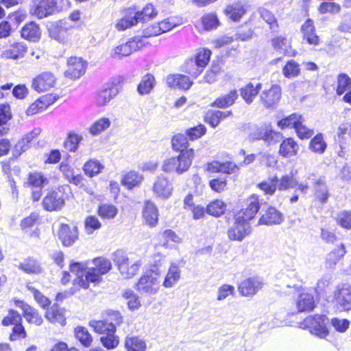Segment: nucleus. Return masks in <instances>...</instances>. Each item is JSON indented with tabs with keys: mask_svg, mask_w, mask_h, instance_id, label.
I'll return each instance as SVG.
<instances>
[{
	"mask_svg": "<svg viewBox=\"0 0 351 351\" xmlns=\"http://www.w3.org/2000/svg\"><path fill=\"white\" fill-rule=\"evenodd\" d=\"M262 203L260 195L252 193L248 195L245 202V205L234 214L249 221L254 219L260 211Z\"/></svg>",
	"mask_w": 351,
	"mask_h": 351,
	"instance_id": "12",
	"label": "nucleus"
},
{
	"mask_svg": "<svg viewBox=\"0 0 351 351\" xmlns=\"http://www.w3.org/2000/svg\"><path fill=\"white\" fill-rule=\"evenodd\" d=\"M239 98L237 89L233 88L226 94L217 97L211 104L210 106L218 109H226L232 106Z\"/></svg>",
	"mask_w": 351,
	"mask_h": 351,
	"instance_id": "35",
	"label": "nucleus"
},
{
	"mask_svg": "<svg viewBox=\"0 0 351 351\" xmlns=\"http://www.w3.org/2000/svg\"><path fill=\"white\" fill-rule=\"evenodd\" d=\"M273 48L285 56L295 57L297 51L291 46V40L285 36H277L271 40Z\"/></svg>",
	"mask_w": 351,
	"mask_h": 351,
	"instance_id": "32",
	"label": "nucleus"
},
{
	"mask_svg": "<svg viewBox=\"0 0 351 351\" xmlns=\"http://www.w3.org/2000/svg\"><path fill=\"white\" fill-rule=\"evenodd\" d=\"M346 246L344 243H340L331 250L325 258L326 266L328 268H334L347 254Z\"/></svg>",
	"mask_w": 351,
	"mask_h": 351,
	"instance_id": "39",
	"label": "nucleus"
},
{
	"mask_svg": "<svg viewBox=\"0 0 351 351\" xmlns=\"http://www.w3.org/2000/svg\"><path fill=\"white\" fill-rule=\"evenodd\" d=\"M57 78L51 71H43L36 75L32 81V88L37 93H42L53 88Z\"/></svg>",
	"mask_w": 351,
	"mask_h": 351,
	"instance_id": "17",
	"label": "nucleus"
},
{
	"mask_svg": "<svg viewBox=\"0 0 351 351\" xmlns=\"http://www.w3.org/2000/svg\"><path fill=\"white\" fill-rule=\"evenodd\" d=\"M228 18L234 21L239 22L247 12L246 5L241 1L228 4L223 10Z\"/></svg>",
	"mask_w": 351,
	"mask_h": 351,
	"instance_id": "36",
	"label": "nucleus"
},
{
	"mask_svg": "<svg viewBox=\"0 0 351 351\" xmlns=\"http://www.w3.org/2000/svg\"><path fill=\"white\" fill-rule=\"evenodd\" d=\"M124 15L117 20L115 28L119 32L136 26L138 23H146L154 19L158 12L152 3H147L141 10L132 5L123 10Z\"/></svg>",
	"mask_w": 351,
	"mask_h": 351,
	"instance_id": "2",
	"label": "nucleus"
},
{
	"mask_svg": "<svg viewBox=\"0 0 351 351\" xmlns=\"http://www.w3.org/2000/svg\"><path fill=\"white\" fill-rule=\"evenodd\" d=\"M302 117V115L301 114L293 112L278 119L276 125L282 130L295 129Z\"/></svg>",
	"mask_w": 351,
	"mask_h": 351,
	"instance_id": "49",
	"label": "nucleus"
},
{
	"mask_svg": "<svg viewBox=\"0 0 351 351\" xmlns=\"http://www.w3.org/2000/svg\"><path fill=\"white\" fill-rule=\"evenodd\" d=\"M334 299L344 310L351 309V286L343 285L338 287L334 293Z\"/></svg>",
	"mask_w": 351,
	"mask_h": 351,
	"instance_id": "38",
	"label": "nucleus"
},
{
	"mask_svg": "<svg viewBox=\"0 0 351 351\" xmlns=\"http://www.w3.org/2000/svg\"><path fill=\"white\" fill-rule=\"evenodd\" d=\"M351 88V78L347 73H341L337 76L335 93L338 96L343 95Z\"/></svg>",
	"mask_w": 351,
	"mask_h": 351,
	"instance_id": "60",
	"label": "nucleus"
},
{
	"mask_svg": "<svg viewBox=\"0 0 351 351\" xmlns=\"http://www.w3.org/2000/svg\"><path fill=\"white\" fill-rule=\"evenodd\" d=\"M211 56V50L203 47L197 50L193 59L196 64L203 70L208 64Z\"/></svg>",
	"mask_w": 351,
	"mask_h": 351,
	"instance_id": "62",
	"label": "nucleus"
},
{
	"mask_svg": "<svg viewBox=\"0 0 351 351\" xmlns=\"http://www.w3.org/2000/svg\"><path fill=\"white\" fill-rule=\"evenodd\" d=\"M120 84L116 82H108L95 94V100L97 106H104L117 96Z\"/></svg>",
	"mask_w": 351,
	"mask_h": 351,
	"instance_id": "18",
	"label": "nucleus"
},
{
	"mask_svg": "<svg viewBox=\"0 0 351 351\" xmlns=\"http://www.w3.org/2000/svg\"><path fill=\"white\" fill-rule=\"evenodd\" d=\"M97 213L103 219H111L117 216L118 208L112 204L101 203L97 208Z\"/></svg>",
	"mask_w": 351,
	"mask_h": 351,
	"instance_id": "59",
	"label": "nucleus"
},
{
	"mask_svg": "<svg viewBox=\"0 0 351 351\" xmlns=\"http://www.w3.org/2000/svg\"><path fill=\"white\" fill-rule=\"evenodd\" d=\"M257 138L263 140L269 145L278 142V138L282 136L280 132L274 130L271 124H267L258 128L256 130Z\"/></svg>",
	"mask_w": 351,
	"mask_h": 351,
	"instance_id": "40",
	"label": "nucleus"
},
{
	"mask_svg": "<svg viewBox=\"0 0 351 351\" xmlns=\"http://www.w3.org/2000/svg\"><path fill=\"white\" fill-rule=\"evenodd\" d=\"M71 196L72 191L69 184L58 185L56 188L47 191L42 199L41 205L47 212L60 211Z\"/></svg>",
	"mask_w": 351,
	"mask_h": 351,
	"instance_id": "3",
	"label": "nucleus"
},
{
	"mask_svg": "<svg viewBox=\"0 0 351 351\" xmlns=\"http://www.w3.org/2000/svg\"><path fill=\"white\" fill-rule=\"evenodd\" d=\"M167 86L173 89H180L184 91L189 90L193 84V80L191 77L182 73H171L166 77Z\"/></svg>",
	"mask_w": 351,
	"mask_h": 351,
	"instance_id": "24",
	"label": "nucleus"
},
{
	"mask_svg": "<svg viewBox=\"0 0 351 351\" xmlns=\"http://www.w3.org/2000/svg\"><path fill=\"white\" fill-rule=\"evenodd\" d=\"M47 183L48 180L43 173L33 171L28 173L25 186L31 189H43Z\"/></svg>",
	"mask_w": 351,
	"mask_h": 351,
	"instance_id": "48",
	"label": "nucleus"
},
{
	"mask_svg": "<svg viewBox=\"0 0 351 351\" xmlns=\"http://www.w3.org/2000/svg\"><path fill=\"white\" fill-rule=\"evenodd\" d=\"M152 190L156 197L166 199L171 195L173 186L167 176L160 175L156 178Z\"/></svg>",
	"mask_w": 351,
	"mask_h": 351,
	"instance_id": "28",
	"label": "nucleus"
},
{
	"mask_svg": "<svg viewBox=\"0 0 351 351\" xmlns=\"http://www.w3.org/2000/svg\"><path fill=\"white\" fill-rule=\"evenodd\" d=\"M194 158L195 156L189 154H179L165 160L162 169L166 173L174 172L178 175H182L191 168Z\"/></svg>",
	"mask_w": 351,
	"mask_h": 351,
	"instance_id": "8",
	"label": "nucleus"
},
{
	"mask_svg": "<svg viewBox=\"0 0 351 351\" xmlns=\"http://www.w3.org/2000/svg\"><path fill=\"white\" fill-rule=\"evenodd\" d=\"M49 34L51 38L60 43L66 44L72 40L73 27L66 25V23L59 21L49 28Z\"/></svg>",
	"mask_w": 351,
	"mask_h": 351,
	"instance_id": "19",
	"label": "nucleus"
},
{
	"mask_svg": "<svg viewBox=\"0 0 351 351\" xmlns=\"http://www.w3.org/2000/svg\"><path fill=\"white\" fill-rule=\"evenodd\" d=\"M328 321L326 315L315 313L306 317L300 323V327L308 330L313 335L325 339L330 333L327 327Z\"/></svg>",
	"mask_w": 351,
	"mask_h": 351,
	"instance_id": "6",
	"label": "nucleus"
},
{
	"mask_svg": "<svg viewBox=\"0 0 351 351\" xmlns=\"http://www.w3.org/2000/svg\"><path fill=\"white\" fill-rule=\"evenodd\" d=\"M233 219V226L227 231L228 237L230 241H241L251 232L250 221L236 214Z\"/></svg>",
	"mask_w": 351,
	"mask_h": 351,
	"instance_id": "10",
	"label": "nucleus"
},
{
	"mask_svg": "<svg viewBox=\"0 0 351 351\" xmlns=\"http://www.w3.org/2000/svg\"><path fill=\"white\" fill-rule=\"evenodd\" d=\"M283 213L274 206H268L261 213L258 220V225L274 226L279 225L284 221Z\"/></svg>",
	"mask_w": 351,
	"mask_h": 351,
	"instance_id": "22",
	"label": "nucleus"
},
{
	"mask_svg": "<svg viewBox=\"0 0 351 351\" xmlns=\"http://www.w3.org/2000/svg\"><path fill=\"white\" fill-rule=\"evenodd\" d=\"M262 84L260 82L254 84L252 82H247L244 86L240 88L239 92L241 98L245 104H251L261 93Z\"/></svg>",
	"mask_w": 351,
	"mask_h": 351,
	"instance_id": "37",
	"label": "nucleus"
},
{
	"mask_svg": "<svg viewBox=\"0 0 351 351\" xmlns=\"http://www.w3.org/2000/svg\"><path fill=\"white\" fill-rule=\"evenodd\" d=\"M104 166L97 160L89 159L83 165V171L84 173L90 178H92L102 171Z\"/></svg>",
	"mask_w": 351,
	"mask_h": 351,
	"instance_id": "64",
	"label": "nucleus"
},
{
	"mask_svg": "<svg viewBox=\"0 0 351 351\" xmlns=\"http://www.w3.org/2000/svg\"><path fill=\"white\" fill-rule=\"evenodd\" d=\"M73 333L76 339L83 347H90L93 342V338L86 327L77 326L74 328Z\"/></svg>",
	"mask_w": 351,
	"mask_h": 351,
	"instance_id": "51",
	"label": "nucleus"
},
{
	"mask_svg": "<svg viewBox=\"0 0 351 351\" xmlns=\"http://www.w3.org/2000/svg\"><path fill=\"white\" fill-rule=\"evenodd\" d=\"M123 346L125 351H146V341L137 335H128L125 337Z\"/></svg>",
	"mask_w": 351,
	"mask_h": 351,
	"instance_id": "44",
	"label": "nucleus"
},
{
	"mask_svg": "<svg viewBox=\"0 0 351 351\" xmlns=\"http://www.w3.org/2000/svg\"><path fill=\"white\" fill-rule=\"evenodd\" d=\"M45 317L53 324H60L62 326L66 325V318L65 316L66 310L60 307L57 303H54L50 308L45 309Z\"/></svg>",
	"mask_w": 351,
	"mask_h": 351,
	"instance_id": "31",
	"label": "nucleus"
},
{
	"mask_svg": "<svg viewBox=\"0 0 351 351\" xmlns=\"http://www.w3.org/2000/svg\"><path fill=\"white\" fill-rule=\"evenodd\" d=\"M28 51L27 45L21 40L9 43L1 52V56L4 59L18 60L23 58Z\"/></svg>",
	"mask_w": 351,
	"mask_h": 351,
	"instance_id": "20",
	"label": "nucleus"
},
{
	"mask_svg": "<svg viewBox=\"0 0 351 351\" xmlns=\"http://www.w3.org/2000/svg\"><path fill=\"white\" fill-rule=\"evenodd\" d=\"M156 85V79L151 73L145 74L137 86V91L141 95L149 93Z\"/></svg>",
	"mask_w": 351,
	"mask_h": 351,
	"instance_id": "56",
	"label": "nucleus"
},
{
	"mask_svg": "<svg viewBox=\"0 0 351 351\" xmlns=\"http://www.w3.org/2000/svg\"><path fill=\"white\" fill-rule=\"evenodd\" d=\"M278 178L274 176L267 180H263L256 184V187L262 191L265 195H273L278 190Z\"/></svg>",
	"mask_w": 351,
	"mask_h": 351,
	"instance_id": "55",
	"label": "nucleus"
},
{
	"mask_svg": "<svg viewBox=\"0 0 351 351\" xmlns=\"http://www.w3.org/2000/svg\"><path fill=\"white\" fill-rule=\"evenodd\" d=\"M36 134L33 132H29L21 138L13 146L12 157L4 160L0 162L2 172L8 176H10L12 172L11 161L18 158L23 153L31 147V143L35 138Z\"/></svg>",
	"mask_w": 351,
	"mask_h": 351,
	"instance_id": "7",
	"label": "nucleus"
},
{
	"mask_svg": "<svg viewBox=\"0 0 351 351\" xmlns=\"http://www.w3.org/2000/svg\"><path fill=\"white\" fill-rule=\"evenodd\" d=\"M57 236L64 247H70L79 239L78 228L73 223H61L57 232Z\"/></svg>",
	"mask_w": 351,
	"mask_h": 351,
	"instance_id": "16",
	"label": "nucleus"
},
{
	"mask_svg": "<svg viewBox=\"0 0 351 351\" xmlns=\"http://www.w3.org/2000/svg\"><path fill=\"white\" fill-rule=\"evenodd\" d=\"M12 88V95L17 99H24L29 94L28 88L25 84H19L14 86L12 82H8L0 86L1 90H10Z\"/></svg>",
	"mask_w": 351,
	"mask_h": 351,
	"instance_id": "52",
	"label": "nucleus"
},
{
	"mask_svg": "<svg viewBox=\"0 0 351 351\" xmlns=\"http://www.w3.org/2000/svg\"><path fill=\"white\" fill-rule=\"evenodd\" d=\"M114 261L120 274L125 279L131 278L136 276L141 266L138 262L133 263L130 262L127 256L120 252L114 253Z\"/></svg>",
	"mask_w": 351,
	"mask_h": 351,
	"instance_id": "11",
	"label": "nucleus"
},
{
	"mask_svg": "<svg viewBox=\"0 0 351 351\" xmlns=\"http://www.w3.org/2000/svg\"><path fill=\"white\" fill-rule=\"evenodd\" d=\"M181 276V271L176 264H171L167 273L166 274L162 286L165 288L173 287L180 280Z\"/></svg>",
	"mask_w": 351,
	"mask_h": 351,
	"instance_id": "47",
	"label": "nucleus"
},
{
	"mask_svg": "<svg viewBox=\"0 0 351 351\" xmlns=\"http://www.w3.org/2000/svg\"><path fill=\"white\" fill-rule=\"evenodd\" d=\"M14 303L22 311V315L29 324L40 326L43 324L44 319L38 309L22 300L14 299Z\"/></svg>",
	"mask_w": 351,
	"mask_h": 351,
	"instance_id": "15",
	"label": "nucleus"
},
{
	"mask_svg": "<svg viewBox=\"0 0 351 351\" xmlns=\"http://www.w3.org/2000/svg\"><path fill=\"white\" fill-rule=\"evenodd\" d=\"M82 136L73 131L67 133L66 137L62 143L63 147L69 152H75L77 150Z\"/></svg>",
	"mask_w": 351,
	"mask_h": 351,
	"instance_id": "53",
	"label": "nucleus"
},
{
	"mask_svg": "<svg viewBox=\"0 0 351 351\" xmlns=\"http://www.w3.org/2000/svg\"><path fill=\"white\" fill-rule=\"evenodd\" d=\"M303 41L311 46L317 47L321 43L320 36L317 34L315 22L308 18L300 27Z\"/></svg>",
	"mask_w": 351,
	"mask_h": 351,
	"instance_id": "21",
	"label": "nucleus"
},
{
	"mask_svg": "<svg viewBox=\"0 0 351 351\" xmlns=\"http://www.w3.org/2000/svg\"><path fill=\"white\" fill-rule=\"evenodd\" d=\"M282 97V88L278 84H272L259 94V102L266 109H274Z\"/></svg>",
	"mask_w": 351,
	"mask_h": 351,
	"instance_id": "9",
	"label": "nucleus"
},
{
	"mask_svg": "<svg viewBox=\"0 0 351 351\" xmlns=\"http://www.w3.org/2000/svg\"><path fill=\"white\" fill-rule=\"evenodd\" d=\"M181 71L193 80L196 79L202 72V69L196 64L193 58L186 59L181 66Z\"/></svg>",
	"mask_w": 351,
	"mask_h": 351,
	"instance_id": "54",
	"label": "nucleus"
},
{
	"mask_svg": "<svg viewBox=\"0 0 351 351\" xmlns=\"http://www.w3.org/2000/svg\"><path fill=\"white\" fill-rule=\"evenodd\" d=\"M88 326L96 334L101 335L99 341L106 350H114L119 346V337L116 335L117 329L112 322H109L106 319H94L89 322Z\"/></svg>",
	"mask_w": 351,
	"mask_h": 351,
	"instance_id": "4",
	"label": "nucleus"
},
{
	"mask_svg": "<svg viewBox=\"0 0 351 351\" xmlns=\"http://www.w3.org/2000/svg\"><path fill=\"white\" fill-rule=\"evenodd\" d=\"M189 138L186 134L182 133H176L172 136L171 139V146L173 152L180 154H189L195 156V149L189 147L190 144Z\"/></svg>",
	"mask_w": 351,
	"mask_h": 351,
	"instance_id": "27",
	"label": "nucleus"
},
{
	"mask_svg": "<svg viewBox=\"0 0 351 351\" xmlns=\"http://www.w3.org/2000/svg\"><path fill=\"white\" fill-rule=\"evenodd\" d=\"M142 217L149 228L156 226L159 221L158 209L152 200H145L142 210Z\"/></svg>",
	"mask_w": 351,
	"mask_h": 351,
	"instance_id": "29",
	"label": "nucleus"
},
{
	"mask_svg": "<svg viewBox=\"0 0 351 351\" xmlns=\"http://www.w3.org/2000/svg\"><path fill=\"white\" fill-rule=\"evenodd\" d=\"M232 116L233 112L231 110L222 111L219 109H210L205 112L203 116V121L212 128H215L222 121Z\"/></svg>",
	"mask_w": 351,
	"mask_h": 351,
	"instance_id": "30",
	"label": "nucleus"
},
{
	"mask_svg": "<svg viewBox=\"0 0 351 351\" xmlns=\"http://www.w3.org/2000/svg\"><path fill=\"white\" fill-rule=\"evenodd\" d=\"M18 268L27 274H38L42 271L40 261L34 256H27L21 262Z\"/></svg>",
	"mask_w": 351,
	"mask_h": 351,
	"instance_id": "45",
	"label": "nucleus"
},
{
	"mask_svg": "<svg viewBox=\"0 0 351 351\" xmlns=\"http://www.w3.org/2000/svg\"><path fill=\"white\" fill-rule=\"evenodd\" d=\"M202 27L206 31L217 29L219 25V19L215 12L206 13L200 19Z\"/></svg>",
	"mask_w": 351,
	"mask_h": 351,
	"instance_id": "57",
	"label": "nucleus"
},
{
	"mask_svg": "<svg viewBox=\"0 0 351 351\" xmlns=\"http://www.w3.org/2000/svg\"><path fill=\"white\" fill-rule=\"evenodd\" d=\"M57 12L55 0H40L34 6L32 14L38 19H43Z\"/></svg>",
	"mask_w": 351,
	"mask_h": 351,
	"instance_id": "34",
	"label": "nucleus"
},
{
	"mask_svg": "<svg viewBox=\"0 0 351 351\" xmlns=\"http://www.w3.org/2000/svg\"><path fill=\"white\" fill-rule=\"evenodd\" d=\"M56 101V97L52 94L42 95L29 105L25 110V114L27 116H34L41 113L54 104Z\"/></svg>",
	"mask_w": 351,
	"mask_h": 351,
	"instance_id": "23",
	"label": "nucleus"
},
{
	"mask_svg": "<svg viewBox=\"0 0 351 351\" xmlns=\"http://www.w3.org/2000/svg\"><path fill=\"white\" fill-rule=\"evenodd\" d=\"M316 304L313 294L301 292L298 295L296 307L298 313L311 312L314 310Z\"/></svg>",
	"mask_w": 351,
	"mask_h": 351,
	"instance_id": "41",
	"label": "nucleus"
},
{
	"mask_svg": "<svg viewBox=\"0 0 351 351\" xmlns=\"http://www.w3.org/2000/svg\"><path fill=\"white\" fill-rule=\"evenodd\" d=\"M263 282L256 277L243 279L238 285L239 294L244 297H251L256 294L263 287Z\"/></svg>",
	"mask_w": 351,
	"mask_h": 351,
	"instance_id": "25",
	"label": "nucleus"
},
{
	"mask_svg": "<svg viewBox=\"0 0 351 351\" xmlns=\"http://www.w3.org/2000/svg\"><path fill=\"white\" fill-rule=\"evenodd\" d=\"M26 289L32 293L35 301L41 308L45 310L51 306V301L40 290L29 284L26 285Z\"/></svg>",
	"mask_w": 351,
	"mask_h": 351,
	"instance_id": "58",
	"label": "nucleus"
},
{
	"mask_svg": "<svg viewBox=\"0 0 351 351\" xmlns=\"http://www.w3.org/2000/svg\"><path fill=\"white\" fill-rule=\"evenodd\" d=\"M282 72L285 78L296 77L300 74V66L293 59L287 61L282 68Z\"/></svg>",
	"mask_w": 351,
	"mask_h": 351,
	"instance_id": "63",
	"label": "nucleus"
},
{
	"mask_svg": "<svg viewBox=\"0 0 351 351\" xmlns=\"http://www.w3.org/2000/svg\"><path fill=\"white\" fill-rule=\"evenodd\" d=\"M300 150L298 142L293 136L282 138L278 151L280 156L284 158H290L296 156Z\"/></svg>",
	"mask_w": 351,
	"mask_h": 351,
	"instance_id": "26",
	"label": "nucleus"
},
{
	"mask_svg": "<svg viewBox=\"0 0 351 351\" xmlns=\"http://www.w3.org/2000/svg\"><path fill=\"white\" fill-rule=\"evenodd\" d=\"M162 271L156 265L147 269L135 284L136 290L141 294L152 295L159 290Z\"/></svg>",
	"mask_w": 351,
	"mask_h": 351,
	"instance_id": "5",
	"label": "nucleus"
},
{
	"mask_svg": "<svg viewBox=\"0 0 351 351\" xmlns=\"http://www.w3.org/2000/svg\"><path fill=\"white\" fill-rule=\"evenodd\" d=\"M94 267L86 269V265L80 262H71L69 264L70 271L76 275L73 284L77 289H87L90 284L98 285L102 281V276L112 269L110 261L99 256L93 259Z\"/></svg>",
	"mask_w": 351,
	"mask_h": 351,
	"instance_id": "1",
	"label": "nucleus"
},
{
	"mask_svg": "<svg viewBox=\"0 0 351 351\" xmlns=\"http://www.w3.org/2000/svg\"><path fill=\"white\" fill-rule=\"evenodd\" d=\"M177 16H169L162 21L153 23L145 28V36H157L172 29L180 24Z\"/></svg>",
	"mask_w": 351,
	"mask_h": 351,
	"instance_id": "13",
	"label": "nucleus"
},
{
	"mask_svg": "<svg viewBox=\"0 0 351 351\" xmlns=\"http://www.w3.org/2000/svg\"><path fill=\"white\" fill-rule=\"evenodd\" d=\"M41 29L35 21L26 23L20 30L21 37L29 42H38L41 38Z\"/></svg>",
	"mask_w": 351,
	"mask_h": 351,
	"instance_id": "33",
	"label": "nucleus"
},
{
	"mask_svg": "<svg viewBox=\"0 0 351 351\" xmlns=\"http://www.w3.org/2000/svg\"><path fill=\"white\" fill-rule=\"evenodd\" d=\"M86 68L87 62L82 58L71 56L66 60V69L64 75L68 79L75 80L85 73Z\"/></svg>",
	"mask_w": 351,
	"mask_h": 351,
	"instance_id": "14",
	"label": "nucleus"
},
{
	"mask_svg": "<svg viewBox=\"0 0 351 351\" xmlns=\"http://www.w3.org/2000/svg\"><path fill=\"white\" fill-rule=\"evenodd\" d=\"M181 242L182 239L171 229H165L160 233L159 245L165 249H171L173 245Z\"/></svg>",
	"mask_w": 351,
	"mask_h": 351,
	"instance_id": "43",
	"label": "nucleus"
},
{
	"mask_svg": "<svg viewBox=\"0 0 351 351\" xmlns=\"http://www.w3.org/2000/svg\"><path fill=\"white\" fill-rule=\"evenodd\" d=\"M314 199L315 201L321 204H326L330 197L329 190L326 183L321 178L314 180Z\"/></svg>",
	"mask_w": 351,
	"mask_h": 351,
	"instance_id": "42",
	"label": "nucleus"
},
{
	"mask_svg": "<svg viewBox=\"0 0 351 351\" xmlns=\"http://www.w3.org/2000/svg\"><path fill=\"white\" fill-rule=\"evenodd\" d=\"M227 208L226 203L221 199H215L210 201L206 207V213L219 217L223 215Z\"/></svg>",
	"mask_w": 351,
	"mask_h": 351,
	"instance_id": "50",
	"label": "nucleus"
},
{
	"mask_svg": "<svg viewBox=\"0 0 351 351\" xmlns=\"http://www.w3.org/2000/svg\"><path fill=\"white\" fill-rule=\"evenodd\" d=\"M309 149L316 154H323L326 147L327 144L324 140L322 133H317L310 141L308 144Z\"/></svg>",
	"mask_w": 351,
	"mask_h": 351,
	"instance_id": "61",
	"label": "nucleus"
},
{
	"mask_svg": "<svg viewBox=\"0 0 351 351\" xmlns=\"http://www.w3.org/2000/svg\"><path fill=\"white\" fill-rule=\"evenodd\" d=\"M143 180V176L138 172L131 170L125 173L121 179V183L126 189L131 190L138 186Z\"/></svg>",
	"mask_w": 351,
	"mask_h": 351,
	"instance_id": "46",
	"label": "nucleus"
}]
</instances>
